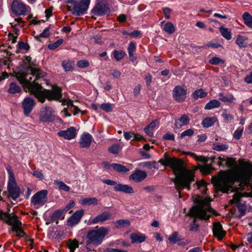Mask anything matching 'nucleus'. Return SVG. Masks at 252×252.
<instances>
[{
  "instance_id": "obj_10",
  "label": "nucleus",
  "mask_w": 252,
  "mask_h": 252,
  "mask_svg": "<svg viewBox=\"0 0 252 252\" xmlns=\"http://www.w3.org/2000/svg\"><path fill=\"white\" fill-rule=\"evenodd\" d=\"M35 61H32V60L30 63H28L26 65L28 69L30 70V75H32V77H35V79H41L46 76V73L40 69L35 67Z\"/></svg>"
},
{
  "instance_id": "obj_13",
  "label": "nucleus",
  "mask_w": 252,
  "mask_h": 252,
  "mask_svg": "<svg viewBox=\"0 0 252 252\" xmlns=\"http://www.w3.org/2000/svg\"><path fill=\"white\" fill-rule=\"evenodd\" d=\"M187 91L180 86H176L173 91V96L178 102H181L185 100Z\"/></svg>"
},
{
  "instance_id": "obj_21",
  "label": "nucleus",
  "mask_w": 252,
  "mask_h": 252,
  "mask_svg": "<svg viewBox=\"0 0 252 252\" xmlns=\"http://www.w3.org/2000/svg\"><path fill=\"white\" fill-rule=\"evenodd\" d=\"M7 190L10 196L13 200H16L20 196V189L17 185L7 186Z\"/></svg>"
},
{
  "instance_id": "obj_53",
  "label": "nucleus",
  "mask_w": 252,
  "mask_h": 252,
  "mask_svg": "<svg viewBox=\"0 0 252 252\" xmlns=\"http://www.w3.org/2000/svg\"><path fill=\"white\" fill-rule=\"evenodd\" d=\"M221 116L224 118L225 122L226 123L231 122L234 120V117L231 114L223 113L221 114Z\"/></svg>"
},
{
  "instance_id": "obj_34",
  "label": "nucleus",
  "mask_w": 252,
  "mask_h": 252,
  "mask_svg": "<svg viewBox=\"0 0 252 252\" xmlns=\"http://www.w3.org/2000/svg\"><path fill=\"white\" fill-rule=\"evenodd\" d=\"M54 184L58 187L60 190H62L65 191H69L70 188L67 186L62 181H59L58 180H54L53 182Z\"/></svg>"
},
{
  "instance_id": "obj_12",
  "label": "nucleus",
  "mask_w": 252,
  "mask_h": 252,
  "mask_svg": "<svg viewBox=\"0 0 252 252\" xmlns=\"http://www.w3.org/2000/svg\"><path fill=\"white\" fill-rule=\"evenodd\" d=\"M112 217V214L108 211H104L97 215L90 220V223L92 224L98 223H102L104 222L110 220Z\"/></svg>"
},
{
  "instance_id": "obj_55",
  "label": "nucleus",
  "mask_w": 252,
  "mask_h": 252,
  "mask_svg": "<svg viewBox=\"0 0 252 252\" xmlns=\"http://www.w3.org/2000/svg\"><path fill=\"white\" fill-rule=\"evenodd\" d=\"M243 127L238 128L234 132L233 137L237 140L239 139L243 133Z\"/></svg>"
},
{
  "instance_id": "obj_62",
  "label": "nucleus",
  "mask_w": 252,
  "mask_h": 252,
  "mask_svg": "<svg viewBox=\"0 0 252 252\" xmlns=\"http://www.w3.org/2000/svg\"><path fill=\"white\" fill-rule=\"evenodd\" d=\"M84 214V211L82 210L76 211L72 216L79 221Z\"/></svg>"
},
{
  "instance_id": "obj_51",
  "label": "nucleus",
  "mask_w": 252,
  "mask_h": 252,
  "mask_svg": "<svg viewBox=\"0 0 252 252\" xmlns=\"http://www.w3.org/2000/svg\"><path fill=\"white\" fill-rule=\"evenodd\" d=\"M100 108L106 112L112 111V104L110 103H103L101 104Z\"/></svg>"
},
{
  "instance_id": "obj_20",
  "label": "nucleus",
  "mask_w": 252,
  "mask_h": 252,
  "mask_svg": "<svg viewBox=\"0 0 252 252\" xmlns=\"http://www.w3.org/2000/svg\"><path fill=\"white\" fill-rule=\"evenodd\" d=\"M190 121V119L188 115L185 114L182 116L179 119L175 120V126L176 128L179 129L184 126L188 125Z\"/></svg>"
},
{
  "instance_id": "obj_30",
  "label": "nucleus",
  "mask_w": 252,
  "mask_h": 252,
  "mask_svg": "<svg viewBox=\"0 0 252 252\" xmlns=\"http://www.w3.org/2000/svg\"><path fill=\"white\" fill-rule=\"evenodd\" d=\"M67 247L70 252H74L75 250L79 247L78 241L76 239H69L67 242Z\"/></svg>"
},
{
  "instance_id": "obj_45",
  "label": "nucleus",
  "mask_w": 252,
  "mask_h": 252,
  "mask_svg": "<svg viewBox=\"0 0 252 252\" xmlns=\"http://www.w3.org/2000/svg\"><path fill=\"white\" fill-rule=\"evenodd\" d=\"M225 166L229 167H233L236 165V162L234 158L229 157H225Z\"/></svg>"
},
{
  "instance_id": "obj_15",
  "label": "nucleus",
  "mask_w": 252,
  "mask_h": 252,
  "mask_svg": "<svg viewBox=\"0 0 252 252\" xmlns=\"http://www.w3.org/2000/svg\"><path fill=\"white\" fill-rule=\"evenodd\" d=\"M22 104L24 114L28 116L32 112L35 106V101L30 97H27L24 99Z\"/></svg>"
},
{
  "instance_id": "obj_46",
  "label": "nucleus",
  "mask_w": 252,
  "mask_h": 252,
  "mask_svg": "<svg viewBox=\"0 0 252 252\" xmlns=\"http://www.w3.org/2000/svg\"><path fill=\"white\" fill-rule=\"evenodd\" d=\"M63 42V39H60L53 43L49 44L48 45V48L50 50H54L61 45Z\"/></svg>"
},
{
  "instance_id": "obj_6",
  "label": "nucleus",
  "mask_w": 252,
  "mask_h": 252,
  "mask_svg": "<svg viewBox=\"0 0 252 252\" xmlns=\"http://www.w3.org/2000/svg\"><path fill=\"white\" fill-rule=\"evenodd\" d=\"M65 3L67 4L68 11H71L72 14L77 16L84 14L89 8L80 1L67 0Z\"/></svg>"
},
{
  "instance_id": "obj_9",
  "label": "nucleus",
  "mask_w": 252,
  "mask_h": 252,
  "mask_svg": "<svg viewBox=\"0 0 252 252\" xmlns=\"http://www.w3.org/2000/svg\"><path fill=\"white\" fill-rule=\"evenodd\" d=\"M110 13V9L108 4L98 2L95 4L91 11L93 16H101L108 15Z\"/></svg>"
},
{
  "instance_id": "obj_38",
  "label": "nucleus",
  "mask_w": 252,
  "mask_h": 252,
  "mask_svg": "<svg viewBox=\"0 0 252 252\" xmlns=\"http://www.w3.org/2000/svg\"><path fill=\"white\" fill-rule=\"evenodd\" d=\"M247 39V38L239 35L235 42L240 47H246L247 46V43L246 42Z\"/></svg>"
},
{
  "instance_id": "obj_18",
  "label": "nucleus",
  "mask_w": 252,
  "mask_h": 252,
  "mask_svg": "<svg viewBox=\"0 0 252 252\" xmlns=\"http://www.w3.org/2000/svg\"><path fill=\"white\" fill-rule=\"evenodd\" d=\"M213 234L215 236L221 240L225 236L226 232L223 230L222 225L219 222L214 223L213 228Z\"/></svg>"
},
{
  "instance_id": "obj_64",
  "label": "nucleus",
  "mask_w": 252,
  "mask_h": 252,
  "mask_svg": "<svg viewBox=\"0 0 252 252\" xmlns=\"http://www.w3.org/2000/svg\"><path fill=\"white\" fill-rule=\"evenodd\" d=\"M105 252H127L125 250H122L117 249H113V248H107L105 251Z\"/></svg>"
},
{
  "instance_id": "obj_63",
  "label": "nucleus",
  "mask_w": 252,
  "mask_h": 252,
  "mask_svg": "<svg viewBox=\"0 0 252 252\" xmlns=\"http://www.w3.org/2000/svg\"><path fill=\"white\" fill-rule=\"evenodd\" d=\"M75 203L73 200H70L69 202L66 204L65 207L63 210L64 213L67 212L71 208H73L74 206Z\"/></svg>"
},
{
  "instance_id": "obj_22",
  "label": "nucleus",
  "mask_w": 252,
  "mask_h": 252,
  "mask_svg": "<svg viewBox=\"0 0 252 252\" xmlns=\"http://www.w3.org/2000/svg\"><path fill=\"white\" fill-rule=\"evenodd\" d=\"M64 212L63 210H57L54 212L51 216V220L52 222H56L58 223L59 220H63L64 219Z\"/></svg>"
},
{
  "instance_id": "obj_35",
  "label": "nucleus",
  "mask_w": 252,
  "mask_h": 252,
  "mask_svg": "<svg viewBox=\"0 0 252 252\" xmlns=\"http://www.w3.org/2000/svg\"><path fill=\"white\" fill-rule=\"evenodd\" d=\"M126 55V53L125 51L123 50H115L113 52V55L114 57V58L117 61H119L123 59L125 55Z\"/></svg>"
},
{
  "instance_id": "obj_1",
  "label": "nucleus",
  "mask_w": 252,
  "mask_h": 252,
  "mask_svg": "<svg viewBox=\"0 0 252 252\" xmlns=\"http://www.w3.org/2000/svg\"><path fill=\"white\" fill-rule=\"evenodd\" d=\"M252 177V164L245 162L241 169L236 172L220 171L218 174L212 177V183L217 191L225 193L235 192L230 203L238 202L243 196L252 197V193H244V195L239 192L244 189V187L252 188L251 182Z\"/></svg>"
},
{
  "instance_id": "obj_42",
  "label": "nucleus",
  "mask_w": 252,
  "mask_h": 252,
  "mask_svg": "<svg viewBox=\"0 0 252 252\" xmlns=\"http://www.w3.org/2000/svg\"><path fill=\"white\" fill-rule=\"evenodd\" d=\"M198 169L204 174H209L210 171L213 169L211 165L209 164H205L204 165H199Z\"/></svg>"
},
{
  "instance_id": "obj_39",
  "label": "nucleus",
  "mask_w": 252,
  "mask_h": 252,
  "mask_svg": "<svg viewBox=\"0 0 252 252\" xmlns=\"http://www.w3.org/2000/svg\"><path fill=\"white\" fill-rule=\"evenodd\" d=\"M220 31L222 36L227 40H230L231 38V32L229 31L228 29L221 26L220 28Z\"/></svg>"
},
{
  "instance_id": "obj_11",
  "label": "nucleus",
  "mask_w": 252,
  "mask_h": 252,
  "mask_svg": "<svg viewBox=\"0 0 252 252\" xmlns=\"http://www.w3.org/2000/svg\"><path fill=\"white\" fill-rule=\"evenodd\" d=\"M29 8L24 3L20 2L18 1H13L11 5L12 12L17 15H24Z\"/></svg>"
},
{
  "instance_id": "obj_60",
  "label": "nucleus",
  "mask_w": 252,
  "mask_h": 252,
  "mask_svg": "<svg viewBox=\"0 0 252 252\" xmlns=\"http://www.w3.org/2000/svg\"><path fill=\"white\" fill-rule=\"evenodd\" d=\"M136 50V45L133 42H130L129 43L127 51L128 54L134 53Z\"/></svg>"
},
{
  "instance_id": "obj_44",
  "label": "nucleus",
  "mask_w": 252,
  "mask_h": 252,
  "mask_svg": "<svg viewBox=\"0 0 252 252\" xmlns=\"http://www.w3.org/2000/svg\"><path fill=\"white\" fill-rule=\"evenodd\" d=\"M237 207L240 213L239 217L243 216L245 214L247 209L246 205L243 203H238L237 204Z\"/></svg>"
},
{
  "instance_id": "obj_32",
  "label": "nucleus",
  "mask_w": 252,
  "mask_h": 252,
  "mask_svg": "<svg viewBox=\"0 0 252 252\" xmlns=\"http://www.w3.org/2000/svg\"><path fill=\"white\" fill-rule=\"evenodd\" d=\"M242 17L244 24L252 29V16L249 13L246 12L243 14Z\"/></svg>"
},
{
  "instance_id": "obj_61",
  "label": "nucleus",
  "mask_w": 252,
  "mask_h": 252,
  "mask_svg": "<svg viewBox=\"0 0 252 252\" xmlns=\"http://www.w3.org/2000/svg\"><path fill=\"white\" fill-rule=\"evenodd\" d=\"M77 65L79 67L84 68L89 65V63L88 61L85 60H80L77 62Z\"/></svg>"
},
{
  "instance_id": "obj_16",
  "label": "nucleus",
  "mask_w": 252,
  "mask_h": 252,
  "mask_svg": "<svg viewBox=\"0 0 252 252\" xmlns=\"http://www.w3.org/2000/svg\"><path fill=\"white\" fill-rule=\"evenodd\" d=\"M147 176V174L146 171L136 169L134 172L129 176V179L135 182L139 183L143 181Z\"/></svg>"
},
{
  "instance_id": "obj_17",
  "label": "nucleus",
  "mask_w": 252,
  "mask_h": 252,
  "mask_svg": "<svg viewBox=\"0 0 252 252\" xmlns=\"http://www.w3.org/2000/svg\"><path fill=\"white\" fill-rule=\"evenodd\" d=\"M93 140L92 136L89 133H84L81 136L79 145L81 148L90 147L92 141Z\"/></svg>"
},
{
  "instance_id": "obj_7",
  "label": "nucleus",
  "mask_w": 252,
  "mask_h": 252,
  "mask_svg": "<svg viewBox=\"0 0 252 252\" xmlns=\"http://www.w3.org/2000/svg\"><path fill=\"white\" fill-rule=\"evenodd\" d=\"M47 190L43 189L37 192L31 198V204L35 209L43 206L47 201Z\"/></svg>"
},
{
  "instance_id": "obj_33",
  "label": "nucleus",
  "mask_w": 252,
  "mask_h": 252,
  "mask_svg": "<svg viewBox=\"0 0 252 252\" xmlns=\"http://www.w3.org/2000/svg\"><path fill=\"white\" fill-rule=\"evenodd\" d=\"M219 99L224 102H233L234 100V97L232 94L225 95L224 93H220L219 94Z\"/></svg>"
},
{
  "instance_id": "obj_37",
  "label": "nucleus",
  "mask_w": 252,
  "mask_h": 252,
  "mask_svg": "<svg viewBox=\"0 0 252 252\" xmlns=\"http://www.w3.org/2000/svg\"><path fill=\"white\" fill-rule=\"evenodd\" d=\"M182 240V238L179 235V233L177 231L174 232L171 235L168 237V240L170 242L175 244L178 241Z\"/></svg>"
},
{
  "instance_id": "obj_29",
  "label": "nucleus",
  "mask_w": 252,
  "mask_h": 252,
  "mask_svg": "<svg viewBox=\"0 0 252 252\" xmlns=\"http://www.w3.org/2000/svg\"><path fill=\"white\" fill-rule=\"evenodd\" d=\"M112 167L115 171L120 173H126L129 171V169L122 164L118 163H112L111 164Z\"/></svg>"
},
{
  "instance_id": "obj_54",
  "label": "nucleus",
  "mask_w": 252,
  "mask_h": 252,
  "mask_svg": "<svg viewBox=\"0 0 252 252\" xmlns=\"http://www.w3.org/2000/svg\"><path fill=\"white\" fill-rule=\"evenodd\" d=\"M192 156L194 159L197 161H200L204 163H206L208 161L207 158H205L204 156H198L194 154H192Z\"/></svg>"
},
{
  "instance_id": "obj_31",
  "label": "nucleus",
  "mask_w": 252,
  "mask_h": 252,
  "mask_svg": "<svg viewBox=\"0 0 252 252\" xmlns=\"http://www.w3.org/2000/svg\"><path fill=\"white\" fill-rule=\"evenodd\" d=\"M220 106V101L216 99H212L207 103L204 109L206 110H210L215 108H218Z\"/></svg>"
},
{
  "instance_id": "obj_59",
  "label": "nucleus",
  "mask_w": 252,
  "mask_h": 252,
  "mask_svg": "<svg viewBox=\"0 0 252 252\" xmlns=\"http://www.w3.org/2000/svg\"><path fill=\"white\" fill-rule=\"evenodd\" d=\"M62 65L66 71H71L72 69L71 63L63 61Z\"/></svg>"
},
{
  "instance_id": "obj_25",
  "label": "nucleus",
  "mask_w": 252,
  "mask_h": 252,
  "mask_svg": "<svg viewBox=\"0 0 252 252\" xmlns=\"http://www.w3.org/2000/svg\"><path fill=\"white\" fill-rule=\"evenodd\" d=\"M217 121L218 119L216 117H207L203 119L201 124L204 127H209L212 126Z\"/></svg>"
},
{
  "instance_id": "obj_19",
  "label": "nucleus",
  "mask_w": 252,
  "mask_h": 252,
  "mask_svg": "<svg viewBox=\"0 0 252 252\" xmlns=\"http://www.w3.org/2000/svg\"><path fill=\"white\" fill-rule=\"evenodd\" d=\"M114 189L115 191H120L128 194H131L134 192L133 189L131 186L121 184L116 185L114 187Z\"/></svg>"
},
{
  "instance_id": "obj_5",
  "label": "nucleus",
  "mask_w": 252,
  "mask_h": 252,
  "mask_svg": "<svg viewBox=\"0 0 252 252\" xmlns=\"http://www.w3.org/2000/svg\"><path fill=\"white\" fill-rule=\"evenodd\" d=\"M110 231L109 227H98L89 231L86 235V249L90 251L91 245L98 246L100 245L105 236L108 234Z\"/></svg>"
},
{
  "instance_id": "obj_27",
  "label": "nucleus",
  "mask_w": 252,
  "mask_h": 252,
  "mask_svg": "<svg viewBox=\"0 0 252 252\" xmlns=\"http://www.w3.org/2000/svg\"><path fill=\"white\" fill-rule=\"evenodd\" d=\"M207 95V93L204 91L202 89L195 90L192 94V97L193 99L196 100L198 98H203Z\"/></svg>"
},
{
  "instance_id": "obj_36",
  "label": "nucleus",
  "mask_w": 252,
  "mask_h": 252,
  "mask_svg": "<svg viewBox=\"0 0 252 252\" xmlns=\"http://www.w3.org/2000/svg\"><path fill=\"white\" fill-rule=\"evenodd\" d=\"M115 226L117 228H121L130 224L129 221L126 220H119L114 222Z\"/></svg>"
},
{
  "instance_id": "obj_57",
  "label": "nucleus",
  "mask_w": 252,
  "mask_h": 252,
  "mask_svg": "<svg viewBox=\"0 0 252 252\" xmlns=\"http://www.w3.org/2000/svg\"><path fill=\"white\" fill-rule=\"evenodd\" d=\"M18 48L19 49H25L28 51L30 49L29 45L25 42L19 41L18 44Z\"/></svg>"
},
{
  "instance_id": "obj_56",
  "label": "nucleus",
  "mask_w": 252,
  "mask_h": 252,
  "mask_svg": "<svg viewBox=\"0 0 252 252\" xmlns=\"http://www.w3.org/2000/svg\"><path fill=\"white\" fill-rule=\"evenodd\" d=\"M193 133L194 131L192 129H188L181 133L180 138H183L185 136H191Z\"/></svg>"
},
{
  "instance_id": "obj_14",
  "label": "nucleus",
  "mask_w": 252,
  "mask_h": 252,
  "mask_svg": "<svg viewBox=\"0 0 252 252\" xmlns=\"http://www.w3.org/2000/svg\"><path fill=\"white\" fill-rule=\"evenodd\" d=\"M58 135L64 139L71 140L74 138L77 135L76 129L74 126H71L65 130H60Z\"/></svg>"
},
{
  "instance_id": "obj_40",
  "label": "nucleus",
  "mask_w": 252,
  "mask_h": 252,
  "mask_svg": "<svg viewBox=\"0 0 252 252\" xmlns=\"http://www.w3.org/2000/svg\"><path fill=\"white\" fill-rule=\"evenodd\" d=\"M228 148V145L227 144H222L219 143H214L213 149L217 151H224Z\"/></svg>"
},
{
  "instance_id": "obj_43",
  "label": "nucleus",
  "mask_w": 252,
  "mask_h": 252,
  "mask_svg": "<svg viewBox=\"0 0 252 252\" xmlns=\"http://www.w3.org/2000/svg\"><path fill=\"white\" fill-rule=\"evenodd\" d=\"M164 30L169 34H172L175 32V27L171 22L166 23L164 26Z\"/></svg>"
},
{
  "instance_id": "obj_28",
  "label": "nucleus",
  "mask_w": 252,
  "mask_h": 252,
  "mask_svg": "<svg viewBox=\"0 0 252 252\" xmlns=\"http://www.w3.org/2000/svg\"><path fill=\"white\" fill-rule=\"evenodd\" d=\"M80 203L82 205H96L98 204V200L95 197L84 198L81 200Z\"/></svg>"
},
{
  "instance_id": "obj_58",
  "label": "nucleus",
  "mask_w": 252,
  "mask_h": 252,
  "mask_svg": "<svg viewBox=\"0 0 252 252\" xmlns=\"http://www.w3.org/2000/svg\"><path fill=\"white\" fill-rule=\"evenodd\" d=\"M50 27H48L45 28L42 32H41L39 35V37L41 38H46L48 37L50 35Z\"/></svg>"
},
{
  "instance_id": "obj_3",
  "label": "nucleus",
  "mask_w": 252,
  "mask_h": 252,
  "mask_svg": "<svg viewBox=\"0 0 252 252\" xmlns=\"http://www.w3.org/2000/svg\"><path fill=\"white\" fill-rule=\"evenodd\" d=\"M158 162L172 169L176 177L171 179V181L174 183L177 189L179 188L190 189V185L194 181V176L191 170L187 169L182 159L175 157L170 158L165 153L163 158L160 159Z\"/></svg>"
},
{
  "instance_id": "obj_2",
  "label": "nucleus",
  "mask_w": 252,
  "mask_h": 252,
  "mask_svg": "<svg viewBox=\"0 0 252 252\" xmlns=\"http://www.w3.org/2000/svg\"><path fill=\"white\" fill-rule=\"evenodd\" d=\"M28 74H20L17 75L18 81L21 84L25 85L30 92L37 98L41 103L45 101L46 98L49 100L63 101L62 90L57 85H53L51 90L43 89L39 83L40 79H35V77H29Z\"/></svg>"
},
{
  "instance_id": "obj_8",
  "label": "nucleus",
  "mask_w": 252,
  "mask_h": 252,
  "mask_svg": "<svg viewBox=\"0 0 252 252\" xmlns=\"http://www.w3.org/2000/svg\"><path fill=\"white\" fill-rule=\"evenodd\" d=\"M54 111L50 106H45L40 110L39 121L42 122H51L55 119Z\"/></svg>"
},
{
  "instance_id": "obj_26",
  "label": "nucleus",
  "mask_w": 252,
  "mask_h": 252,
  "mask_svg": "<svg viewBox=\"0 0 252 252\" xmlns=\"http://www.w3.org/2000/svg\"><path fill=\"white\" fill-rule=\"evenodd\" d=\"M21 92V89L20 87L15 82H12L9 84V89L7 90L8 93L14 94H15L20 93Z\"/></svg>"
},
{
  "instance_id": "obj_4",
  "label": "nucleus",
  "mask_w": 252,
  "mask_h": 252,
  "mask_svg": "<svg viewBox=\"0 0 252 252\" xmlns=\"http://www.w3.org/2000/svg\"><path fill=\"white\" fill-rule=\"evenodd\" d=\"M211 200L206 198L200 201L198 205L193 207L189 211V216L194 218L192 223H191L189 230L192 231L198 230L199 225L196 224V219L207 220L211 217V214L214 210L210 206Z\"/></svg>"
},
{
  "instance_id": "obj_23",
  "label": "nucleus",
  "mask_w": 252,
  "mask_h": 252,
  "mask_svg": "<svg viewBox=\"0 0 252 252\" xmlns=\"http://www.w3.org/2000/svg\"><path fill=\"white\" fill-rule=\"evenodd\" d=\"M16 218V215L11 216V215L6 212H4L0 210V220H3L8 225H12L13 222L11 221V219Z\"/></svg>"
},
{
  "instance_id": "obj_50",
  "label": "nucleus",
  "mask_w": 252,
  "mask_h": 252,
  "mask_svg": "<svg viewBox=\"0 0 252 252\" xmlns=\"http://www.w3.org/2000/svg\"><path fill=\"white\" fill-rule=\"evenodd\" d=\"M79 222V221L77 220L75 218H74L72 215L68 219L67 221V225L71 227L77 224Z\"/></svg>"
},
{
  "instance_id": "obj_47",
  "label": "nucleus",
  "mask_w": 252,
  "mask_h": 252,
  "mask_svg": "<svg viewBox=\"0 0 252 252\" xmlns=\"http://www.w3.org/2000/svg\"><path fill=\"white\" fill-rule=\"evenodd\" d=\"M209 63L213 65H218L219 64L224 63V61L220 58L215 57L209 60Z\"/></svg>"
},
{
  "instance_id": "obj_41",
  "label": "nucleus",
  "mask_w": 252,
  "mask_h": 252,
  "mask_svg": "<svg viewBox=\"0 0 252 252\" xmlns=\"http://www.w3.org/2000/svg\"><path fill=\"white\" fill-rule=\"evenodd\" d=\"M225 156H223L222 157L220 156L218 158L214 157L212 160V161L214 163H217L220 166H225Z\"/></svg>"
},
{
  "instance_id": "obj_48",
  "label": "nucleus",
  "mask_w": 252,
  "mask_h": 252,
  "mask_svg": "<svg viewBox=\"0 0 252 252\" xmlns=\"http://www.w3.org/2000/svg\"><path fill=\"white\" fill-rule=\"evenodd\" d=\"M197 189H201V191H203L204 193H206L207 188L206 184L204 181L197 182L196 183Z\"/></svg>"
},
{
  "instance_id": "obj_49",
  "label": "nucleus",
  "mask_w": 252,
  "mask_h": 252,
  "mask_svg": "<svg viewBox=\"0 0 252 252\" xmlns=\"http://www.w3.org/2000/svg\"><path fill=\"white\" fill-rule=\"evenodd\" d=\"M16 236L19 237H23L27 241H30L31 243H33V240L32 239H29L28 236L27 234L23 230L22 228H21L19 231H17L16 232Z\"/></svg>"
},
{
  "instance_id": "obj_24",
  "label": "nucleus",
  "mask_w": 252,
  "mask_h": 252,
  "mask_svg": "<svg viewBox=\"0 0 252 252\" xmlns=\"http://www.w3.org/2000/svg\"><path fill=\"white\" fill-rule=\"evenodd\" d=\"M132 243H141L145 241L146 237L144 234L132 233L130 235Z\"/></svg>"
},
{
  "instance_id": "obj_52",
  "label": "nucleus",
  "mask_w": 252,
  "mask_h": 252,
  "mask_svg": "<svg viewBox=\"0 0 252 252\" xmlns=\"http://www.w3.org/2000/svg\"><path fill=\"white\" fill-rule=\"evenodd\" d=\"M120 146L118 144H114L109 148L108 151L110 153L116 154H118L119 151Z\"/></svg>"
}]
</instances>
